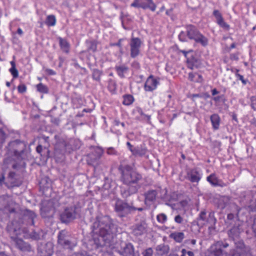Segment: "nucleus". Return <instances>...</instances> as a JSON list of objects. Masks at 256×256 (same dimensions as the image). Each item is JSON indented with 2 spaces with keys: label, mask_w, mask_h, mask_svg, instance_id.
Returning a JSON list of instances; mask_svg holds the SVG:
<instances>
[{
  "label": "nucleus",
  "mask_w": 256,
  "mask_h": 256,
  "mask_svg": "<svg viewBox=\"0 0 256 256\" xmlns=\"http://www.w3.org/2000/svg\"><path fill=\"white\" fill-rule=\"evenodd\" d=\"M188 177L192 182H198L200 178L199 172L195 169H192L188 172Z\"/></svg>",
  "instance_id": "4be33fe9"
},
{
  "label": "nucleus",
  "mask_w": 256,
  "mask_h": 256,
  "mask_svg": "<svg viewBox=\"0 0 256 256\" xmlns=\"http://www.w3.org/2000/svg\"><path fill=\"white\" fill-rule=\"evenodd\" d=\"M207 180L214 186H220V181L218 180L214 174H211L207 177Z\"/></svg>",
  "instance_id": "7c9ffc66"
},
{
  "label": "nucleus",
  "mask_w": 256,
  "mask_h": 256,
  "mask_svg": "<svg viewBox=\"0 0 256 256\" xmlns=\"http://www.w3.org/2000/svg\"><path fill=\"white\" fill-rule=\"evenodd\" d=\"M56 23V18L54 15L47 16L45 24L48 26H54Z\"/></svg>",
  "instance_id": "473e14b6"
},
{
  "label": "nucleus",
  "mask_w": 256,
  "mask_h": 256,
  "mask_svg": "<svg viewBox=\"0 0 256 256\" xmlns=\"http://www.w3.org/2000/svg\"><path fill=\"white\" fill-rule=\"evenodd\" d=\"M197 220L198 224H204L206 220V215L205 210H202L200 212L199 216Z\"/></svg>",
  "instance_id": "72a5a7b5"
},
{
  "label": "nucleus",
  "mask_w": 256,
  "mask_h": 256,
  "mask_svg": "<svg viewBox=\"0 0 256 256\" xmlns=\"http://www.w3.org/2000/svg\"><path fill=\"white\" fill-rule=\"evenodd\" d=\"M26 148V144L23 142L16 140L10 142L6 148V154L9 156L4 158V164L14 170L25 168L26 163L22 160Z\"/></svg>",
  "instance_id": "7ed1b4c3"
},
{
  "label": "nucleus",
  "mask_w": 256,
  "mask_h": 256,
  "mask_svg": "<svg viewBox=\"0 0 256 256\" xmlns=\"http://www.w3.org/2000/svg\"><path fill=\"white\" fill-rule=\"evenodd\" d=\"M18 92L22 94L26 92V87L24 84H20L18 87Z\"/></svg>",
  "instance_id": "c03bdc74"
},
{
  "label": "nucleus",
  "mask_w": 256,
  "mask_h": 256,
  "mask_svg": "<svg viewBox=\"0 0 256 256\" xmlns=\"http://www.w3.org/2000/svg\"><path fill=\"white\" fill-rule=\"evenodd\" d=\"M172 10H173L172 8H170V9L166 11V14L168 16H172Z\"/></svg>",
  "instance_id": "052dcab7"
},
{
  "label": "nucleus",
  "mask_w": 256,
  "mask_h": 256,
  "mask_svg": "<svg viewBox=\"0 0 256 256\" xmlns=\"http://www.w3.org/2000/svg\"><path fill=\"white\" fill-rule=\"evenodd\" d=\"M178 38L182 42H185L187 40L188 36L186 34V31L184 32L182 31L180 32V34L178 35Z\"/></svg>",
  "instance_id": "a19ab883"
},
{
  "label": "nucleus",
  "mask_w": 256,
  "mask_h": 256,
  "mask_svg": "<svg viewBox=\"0 0 256 256\" xmlns=\"http://www.w3.org/2000/svg\"><path fill=\"white\" fill-rule=\"evenodd\" d=\"M58 244L64 248L72 250L76 246V243L72 241V238L67 231L60 230L58 236Z\"/></svg>",
  "instance_id": "423d86ee"
},
{
  "label": "nucleus",
  "mask_w": 256,
  "mask_h": 256,
  "mask_svg": "<svg viewBox=\"0 0 256 256\" xmlns=\"http://www.w3.org/2000/svg\"><path fill=\"white\" fill-rule=\"evenodd\" d=\"M142 256H152L153 250L152 248H150L144 250L142 252Z\"/></svg>",
  "instance_id": "79ce46f5"
},
{
  "label": "nucleus",
  "mask_w": 256,
  "mask_h": 256,
  "mask_svg": "<svg viewBox=\"0 0 256 256\" xmlns=\"http://www.w3.org/2000/svg\"><path fill=\"white\" fill-rule=\"evenodd\" d=\"M126 198L123 200L117 198L116 199L114 205V212L116 216L122 219L127 217L132 212L136 211V208L134 206L133 202H128Z\"/></svg>",
  "instance_id": "20e7f679"
},
{
  "label": "nucleus",
  "mask_w": 256,
  "mask_h": 256,
  "mask_svg": "<svg viewBox=\"0 0 256 256\" xmlns=\"http://www.w3.org/2000/svg\"><path fill=\"white\" fill-rule=\"evenodd\" d=\"M59 44L60 48L66 53H68L69 52L70 45L68 42L64 39L62 38H58Z\"/></svg>",
  "instance_id": "cd10ccee"
},
{
  "label": "nucleus",
  "mask_w": 256,
  "mask_h": 256,
  "mask_svg": "<svg viewBox=\"0 0 256 256\" xmlns=\"http://www.w3.org/2000/svg\"><path fill=\"white\" fill-rule=\"evenodd\" d=\"M174 221L178 224H182L183 222V218L180 215H177L174 218Z\"/></svg>",
  "instance_id": "09e8293b"
},
{
  "label": "nucleus",
  "mask_w": 256,
  "mask_h": 256,
  "mask_svg": "<svg viewBox=\"0 0 256 256\" xmlns=\"http://www.w3.org/2000/svg\"><path fill=\"white\" fill-rule=\"evenodd\" d=\"M239 70H236V77L242 81V83L244 84H246L247 82H248V80H246L244 78V77L240 75V74H239L238 73Z\"/></svg>",
  "instance_id": "37998d69"
},
{
  "label": "nucleus",
  "mask_w": 256,
  "mask_h": 256,
  "mask_svg": "<svg viewBox=\"0 0 256 256\" xmlns=\"http://www.w3.org/2000/svg\"><path fill=\"white\" fill-rule=\"evenodd\" d=\"M188 66L190 69H193L194 67H197L198 66V60L194 56V52L191 53L186 59Z\"/></svg>",
  "instance_id": "5701e85b"
},
{
  "label": "nucleus",
  "mask_w": 256,
  "mask_h": 256,
  "mask_svg": "<svg viewBox=\"0 0 256 256\" xmlns=\"http://www.w3.org/2000/svg\"><path fill=\"white\" fill-rule=\"evenodd\" d=\"M78 207L74 205L66 207L60 214V220L62 223L68 224L76 218Z\"/></svg>",
  "instance_id": "1a4fd4ad"
},
{
  "label": "nucleus",
  "mask_w": 256,
  "mask_h": 256,
  "mask_svg": "<svg viewBox=\"0 0 256 256\" xmlns=\"http://www.w3.org/2000/svg\"><path fill=\"white\" fill-rule=\"evenodd\" d=\"M103 154V150L102 148H96L94 151L88 154L87 163L94 168L98 166L100 164V158Z\"/></svg>",
  "instance_id": "9d476101"
},
{
  "label": "nucleus",
  "mask_w": 256,
  "mask_h": 256,
  "mask_svg": "<svg viewBox=\"0 0 256 256\" xmlns=\"http://www.w3.org/2000/svg\"><path fill=\"white\" fill-rule=\"evenodd\" d=\"M187 255L188 256H194V252H192L188 251L187 252Z\"/></svg>",
  "instance_id": "774afa93"
},
{
  "label": "nucleus",
  "mask_w": 256,
  "mask_h": 256,
  "mask_svg": "<svg viewBox=\"0 0 256 256\" xmlns=\"http://www.w3.org/2000/svg\"><path fill=\"white\" fill-rule=\"evenodd\" d=\"M6 138V134L3 130L0 128V143L2 144Z\"/></svg>",
  "instance_id": "49530a36"
},
{
  "label": "nucleus",
  "mask_w": 256,
  "mask_h": 256,
  "mask_svg": "<svg viewBox=\"0 0 256 256\" xmlns=\"http://www.w3.org/2000/svg\"><path fill=\"white\" fill-rule=\"evenodd\" d=\"M8 198H9V197L8 196H2L0 197V202L2 200L6 201V202H4L2 204L4 206H5L7 204Z\"/></svg>",
  "instance_id": "3c124183"
},
{
  "label": "nucleus",
  "mask_w": 256,
  "mask_h": 256,
  "mask_svg": "<svg viewBox=\"0 0 256 256\" xmlns=\"http://www.w3.org/2000/svg\"><path fill=\"white\" fill-rule=\"evenodd\" d=\"M10 64L12 66L11 68L10 69V72L13 76L14 78H16L18 76V72L16 68V63L14 61H11Z\"/></svg>",
  "instance_id": "f704fd0d"
},
{
  "label": "nucleus",
  "mask_w": 256,
  "mask_h": 256,
  "mask_svg": "<svg viewBox=\"0 0 256 256\" xmlns=\"http://www.w3.org/2000/svg\"><path fill=\"white\" fill-rule=\"evenodd\" d=\"M131 6L135 8H142L144 9L149 8L154 12L156 8V5L152 0H134L131 4Z\"/></svg>",
  "instance_id": "4468645a"
},
{
  "label": "nucleus",
  "mask_w": 256,
  "mask_h": 256,
  "mask_svg": "<svg viewBox=\"0 0 256 256\" xmlns=\"http://www.w3.org/2000/svg\"><path fill=\"white\" fill-rule=\"evenodd\" d=\"M252 229L256 236V216L254 219L253 224L252 225Z\"/></svg>",
  "instance_id": "5fc2aeb1"
},
{
  "label": "nucleus",
  "mask_w": 256,
  "mask_h": 256,
  "mask_svg": "<svg viewBox=\"0 0 256 256\" xmlns=\"http://www.w3.org/2000/svg\"><path fill=\"white\" fill-rule=\"evenodd\" d=\"M156 219L159 222L164 224L167 220V216L164 214H160L157 216Z\"/></svg>",
  "instance_id": "ea45409f"
},
{
  "label": "nucleus",
  "mask_w": 256,
  "mask_h": 256,
  "mask_svg": "<svg viewBox=\"0 0 256 256\" xmlns=\"http://www.w3.org/2000/svg\"><path fill=\"white\" fill-rule=\"evenodd\" d=\"M186 32L189 39L194 40L196 42L204 46L208 45V38L201 34L194 26L192 25L186 26Z\"/></svg>",
  "instance_id": "39448f33"
},
{
  "label": "nucleus",
  "mask_w": 256,
  "mask_h": 256,
  "mask_svg": "<svg viewBox=\"0 0 256 256\" xmlns=\"http://www.w3.org/2000/svg\"><path fill=\"white\" fill-rule=\"evenodd\" d=\"M11 238L16 248L22 254L31 255L34 253V248L29 242L18 237H12Z\"/></svg>",
  "instance_id": "0eeeda50"
},
{
  "label": "nucleus",
  "mask_w": 256,
  "mask_h": 256,
  "mask_svg": "<svg viewBox=\"0 0 256 256\" xmlns=\"http://www.w3.org/2000/svg\"><path fill=\"white\" fill-rule=\"evenodd\" d=\"M42 150V145L39 144L36 148V150L38 154H40Z\"/></svg>",
  "instance_id": "4d7b16f0"
},
{
  "label": "nucleus",
  "mask_w": 256,
  "mask_h": 256,
  "mask_svg": "<svg viewBox=\"0 0 256 256\" xmlns=\"http://www.w3.org/2000/svg\"><path fill=\"white\" fill-rule=\"evenodd\" d=\"M237 220H239L237 216H236L233 214H228L226 222L228 226H230L231 225L234 224Z\"/></svg>",
  "instance_id": "2f4dec72"
},
{
  "label": "nucleus",
  "mask_w": 256,
  "mask_h": 256,
  "mask_svg": "<svg viewBox=\"0 0 256 256\" xmlns=\"http://www.w3.org/2000/svg\"><path fill=\"white\" fill-rule=\"evenodd\" d=\"M228 246V244L226 242L218 241L210 247L211 254L214 256H223L226 252L222 248H226Z\"/></svg>",
  "instance_id": "ddd939ff"
},
{
  "label": "nucleus",
  "mask_w": 256,
  "mask_h": 256,
  "mask_svg": "<svg viewBox=\"0 0 256 256\" xmlns=\"http://www.w3.org/2000/svg\"><path fill=\"white\" fill-rule=\"evenodd\" d=\"M115 68L118 75L122 78L124 77V74L126 73L128 70V68L125 66H116Z\"/></svg>",
  "instance_id": "c756f323"
},
{
  "label": "nucleus",
  "mask_w": 256,
  "mask_h": 256,
  "mask_svg": "<svg viewBox=\"0 0 256 256\" xmlns=\"http://www.w3.org/2000/svg\"><path fill=\"white\" fill-rule=\"evenodd\" d=\"M121 176L120 180L126 186L120 187V194L122 198H128L138 192L141 186L140 182L142 176L128 164H120L118 167Z\"/></svg>",
  "instance_id": "f03ea898"
},
{
  "label": "nucleus",
  "mask_w": 256,
  "mask_h": 256,
  "mask_svg": "<svg viewBox=\"0 0 256 256\" xmlns=\"http://www.w3.org/2000/svg\"><path fill=\"white\" fill-rule=\"evenodd\" d=\"M146 148H144L142 146H137L134 147V150H132V152L134 156H142L146 154Z\"/></svg>",
  "instance_id": "a878e982"
},
{
  "label": "nucleus",
  "mask_w": 256,
  "mask_h": 256,
  "mask_svg": "<svg viewBox=\"0 0 256 256\" xmlns=\"http://www.w3.org/2000/svg\"><path fill=\"white\" fill-rule=\"evenodd\" d=\"M147 224L142 221L132 226V234L136 236H140L146 233Z\"/></svg>",
  "instance_id": "f3484780"
},
{
  "label": "nucleus",
  "mask_w": 256,
  "mask_h": 256,
  "mask_svg": "<svg viewBox=\"0 0 256 256\" xmlns=\"http://www.w3.org/2000/svg\"><path fill=\"white\" fill-rule=\"evenodd\" d=\"M188 78H189V79L190 80H193V78H194V75L192 73H190L188 74Z\"/></svg>",
  "instance_id": "69168bd1"
},
{
  "label": "nucleus",
  "mask_w": 256,
  "mask_h": 256,
  "mask_svg": "<svg viewBox=\"0 0 256 256\" xmlns=\"http://www.w3.org/2000/svg\"><path fill=\"white\" fill-rule=\"evenodd\" d=\"M92 232L98 234L94 237L92 242L94 248L98 249L104 246H110V244L117 232L116 226L108 216H97L92 226Z\"/></svg>",
  "instance_id": "f257e3e1"
},
{
  "label": "nucleus",
  "mask_w": 256,
  "mask_h": 256,
  "mask_svg": "<svg viewBox=\"0 0 256 256\" xmlns=\"http://www.w3.org/2000/svg\"><path fill=\"white\" fill-rule=\"evenodd\" d=\"M53 248V244L50 242L41 244L38 248V254L40 256H52L54 252Z\"/></svg>",
  "instance_id": "2eb2a0df"
},
{
  "label": "nucleus",
  "mask_w": 256,
  "mask_h": 256,
  "mask_svg": "<svg viewBox=\"0 0 256 256\" xmlns=\"http://www.w3.org/2000/svg\"><path fill=\"white\" fill-rule=\"evenodd\" d=\"M192 50H190L188 51H186L184 50H180V52L183 54L184 56L187 59L188 56L190 55L191 53H192Z\"/></svg>",
  "instance_id": "8fccbe9b"
},
{
  "label": "nucleus",
  "mask_w": 256,
  "mask_h": 256,
  "mask_svg": "<svg viewBox=\"0 0 256 256\" xmlns=\"http://www.w3.org/2000/svg\"><path fill=\"white\" fill-rule=\"evenodd\" d=\"M132 66L136 68H140V64L138 62H132Z\"/></svg>",
  "instance_id": "bf43d9fd"
},
{
  "label": "nucleus",
  "mask_w": 256,
  "mask_h": 256,
  "mask_svg": "<svg viewBox=\"0 0 256 256\" xmlns=\"http://www.w3.org/2000/svg\"><path fill=\"white\" fill-rule=\"evenodd\" d=\"M88 45V50L95 52L96 50L97 44L95 41L86 42Z\"/></svg>",
  "instance_id": "c9c22d12"
},
{
  "label": "nucleus",
  "mask_w": 256,
  "mask_h": 256,
  "mask_svg": "<svg viewBox=\"0 0 256 256\" xmlns=\"http://www.w3.org/2000/svg\"><path fill=\"white\" fill-rule=\"evenodd\" d=\"M142 44V42L139 38H132L130 42V56L134 58L140 54V48Z\"/></svg>",
  "instance_id": "dca6fc26"
},
{
  "label": "nucleus",
  "mask_w": 256,
  "mask_h": 256,
  "mask_svg": "<svg viewBox=\"0 0 256 256\" xmlns=\"http://www.w3.org/2000/svg\"><path fill=\"white\" fill-rule=\"evenodd\" d=\"M122 39H120L118 42L116 43L112 44L110 45L112 46H118L119 47H121V42Z\"/></svg>",
  "instance_id": "13d9d810"
},
{
  "label": "nucleus",
  "mask_w": 256,
  "mask_h": 256,
  "mask_svg": "<svg viewBox=\"0 0 256 256\" xmlns=\"http://www.w3.org/2000/svg\"><path fill=\"white\" fill-rule=\"evenodd\" d=\"M222 98L221 96H218L214 98V100L216 102H218L220 101V98Z\"/></svg>",
  "instance_id": "338daca9"
},
{
  "label": "nucleus",
  "mask_w": 256,
  "mask_h": 256,
  "mask_svg": "<svg viewBox=\"0 0 256 256\" xmlns=\"http://www.w3.org/2000/svg\"><path fill=\"white\" fill-rule=\"evenodd\" d=\"M46 72L49 75H54L56 74V72L51 69L47 68L46 70Z\"/></svg>",
  "instance_id": "6e6d98bb"
},
{
  "label": "nucleus",
  "mask_w": 256,
  "mask_h": 256,
  "mask_svg": "<svg viewBox=\"0 0 256 256\" xmlns=\"http://www.w3.org/2000/svg\"><path fill=\"white\" fill-rule=\"evenodd\" d=\"M102 72L98 69H94L92 72V78L96 81H100Z\"/></svg>",
  "instance_id": "4c0bfd02"
},
{
  "label": "nucleus",
  "mask_w": 256,
  "mask_h": 256,
  "mask_svg": "<svg viewBox=\"0 0 256 256\" xmlns=\"http://www.w3.org/2000/svg\"><path fill=\"white\" fill-rule=\"evenodd\" d=\"M232 228L228 230V236L235 242L238 241L240 233L242 232V222L237 220L234 224L231 225Z\"/></svg>",
  "instance_id": "9b49d317"
},
{
  "label": "nucleus",
  "mask_w": 256,
  "mask_h": 256,
  "mask_svg": "<svg viewBox=\"0 0 256 256\" xmlns=\"http://www.w3.org/2000/svg\"><path fill=\"white\" fill-rule=\"evenodd\" d=\"M107 154L110 155H117V151L112 147L108 148L107 149Z\"/></svg>",
  "instance_id": "a18cd8bd"
},
{
  "label": "nucleus",
  "mask_w": 256,
  "mask_h": 256,
  "mask_svg": "<svg viewBox=\"0 0 256 256\" xmlns=\"http://www.w3.org/2000/svg\"><path fill=\"white\" fill-rule=\"evenodd\" d=\"M235 248L230 252L231 256H252L250 247L244 244L242 240L234 242Z\"/></svg>",
  "instance_id": "6e6552de"
},
{
  "label": "nucleus",
  "mask_w": 256,
  "mask_h": 256,
  "mask_svg": "<svg viewBox=\"0 0 256 256\" xmlns=\"http://www.w3.org/2000/svg\"><path fill=\"white\" fill-rule=\"evenodd\" d=\"M29 236L32 240H38L44 238V233L42 230H38L37 231L34 230L32 232Z\"/></svg>",
  "instance_id": "b1692460"
},
{
  "label": "nucleus",
  "mask_w": 256,
  "mask_h": 256,
  "mask_svg": "<svg viewBox=\"0 0 256 256\" xmlns=\"http://www.w3.org/2000/svg\"><path fill=\"white\" fill-rule=\"evenodd\" d=\"M210 121L212 122L213 128L214 130H218L219 128L220 118L218 114H213L210 116Z\"/></svg>",
  "instance_id": "bb28decb"
},
{
  "label": "nucleus",
  "mask_w": 256,
  "mask_h": 256,
  "mask_svg": "<svg viewBox=\"0 0 256 256\" xmlns=\"http://www.w3.org/2000/svg\"><path fill=\"white\" fill-rule=\"evenodd\" d=\"M118 252L122 256H135L134 246L130 243L126 244L121 250H118Z\"/></svg>",
  "instance_id": "6ab92c4d"
},
{
  "label": "nucleus",
  "mask_w": 256,
  "mask_h": 256,
  "mask_svg": "<svg viewBox=\"0 0 256 256\" xmlns=\"http://www.w3.org/2000/svg\"><path fill=\"white\" fill-rule=\"evenodd\" d=\"M156 250L158 254L163 256L168 252L169 246L168 245L161 244L156 246Z\"/></svg>",
  "instance_id": "393cba45"
},
{
  "label": "nucleus",
  "mask_w": 256,
  "mask_h": 256,
  "mask_svg": "<svg viewBox=\"0 0 256 256\" xmlns=\"http://www.w3.org/2000/svg\"><path fill=\"white\" fill-rule=\"evenodd\" d=\"M213 14L216 18V20L218 25L222 28L225 29H228L229 25L224 22V18L218 10H214L213 12Z\"/></svg>",
  "instance_id": "412c9836"
},
{
  "label": "nucleus",
  "mask_w": 256,
  "mask_h": 256,
  "mask_svg": "<svg viewBox=\"0 0 256 256\" xmlns=\"http://www.w3.org/2000/svg\"><path fill=\"white\" fill-rule=\"evenodd\" d=\"M158 192L156 190H151L145 192L144 202L146 205H150L156 200Z\"/></svg>",
  "instance_id": "a211bd4d"
},
{
  "label": "nucleus",
  "mask_w": 256,
  "mask_h": 256,
  "mask_svg": "<svg viewBox=\"0 0 256 256\" xmlns=\"http://www.w3.org/2000/svg\"><path fill=\"white\" fill-rule=\"evenodd\" d=\"M158 82L152 76H150L144 84V89L146 91H152L156 89Z\"/></svg>",
  "instance_id": "aec40b11"
},
{
  "label": "nucleus",
  "mask_w": 256,
  "mask_h": 256,
  "mask_svg": "<svg viewBox=\"0 0 256 256\" xmlns=\"http://www.w3.org/2000/svg\"><path fill=\"white\" fill-rule=\"evenodd\" d=\"M126 145L128 146L129 150L132 152V150H134V147H133V146L131 144L128 142H126Z\"/></svg>",
  "instance_id": "680f3d73"
},
{
  "label": "nucleus",
  "mask_w": 256,
  "mask_h": 256,
  "mask_svg": "<svg viewBox=\"0 0 256 256\" xmlns=\"http://www.w3.org/2000/svg\"><path fill=\"white\" fill-rule=\"evenodd\" d=\"M4 176L3 175H2L0 177V185H2V183L4 182Z\"/></svg>",
  "instance_id": "0e129e2a"
},
{
  "label": "nucleus",
  "mask_w": 256,
  "mask_h": 256,
  "mask_svg": "<svg viewBox=\"0 0 256 256\" xmlns=\"http://www.w3.org/2000/svg\"><path fill=\"white\" fill-rule=\"evenodd\" d=\"M251 100V106L252 108L254 110H256V96H252L250 98Z\"/></svg>",
  "instance_id": "de8ad7c7"
},
{
  "label": "nucleus",
  "mask_w": 256,
  "mask_h": 256,
  "mask_svg": "<svg viewBox=\"0 0 256 256\" xmlns=\"http://www.w3.org/2000/svg\"><path fill=\"white\" fill-rule=\"evenodd\" d=\"M37 89L38 92L42 93H47L48 92V88L42 83L37 85Z\"/></svg>",
  "instance_id": "58836bf2"
},
{
  "label": "nucleus",
  "mask_w": 256,
  "mask_h": 256,
  "mask_svg": "<svg viewBox=\"0 0 256 256\" xmlns=\"http://www.w3.org/2000/svg\"><path fill=\"white\" fill-rule=\"evenodd\" d=\"M170 237L178 242H182L184 238V234L182 232H174L170 234Z\"/></svg>",
  "instance_id": "c85d7f7f"
},
{
  "label": "nucleus",
  "mask_w": 256,
  "mask_h": 256,
  "mask_svg": "<svg viewBox=\"0 0 256 256\" xmlns=\"http://www.w3.org/2000/svg\"><path fill=\"white\" fill-rule=\"evenodd\" d=\"M219 93V92L216 90V89L214 88L212 90V95L215 96Z\"/></svg>",
  "instance_id": "e2e57ef3"
},
{
  "label": "nucleus",
  "mask_w": 256,
  "mask_h": 256,
  "mask_svg": "<svg viewBox=\"0 0 256 256\" xmlns=\"http://www.w3.org/2000/svg\"><path fill=\"white\" fill-rule=\"evenodd\" d=\"M22 218L18 221L19 222L26 224V225L34 226L35 220L37 216L33 211L26 210L22 212Z\"/></svg>",
  "instance_id": "f8f14e48"
},
{
  "label": "nucleus",
  "mask_w": 256,
  "mask_h": 256,
  "mask_svg": "<svg viewBox=\"0 0 256 256\" xmlns=\"http://www.w3.org/2000/svg\"><path fill=\"white\" fill-rule=\"evenodd\" d=\"M8 212L10 214H14L15 217H17L18 216L19 214L16 212V210L14 208H10L8 210Z\"/></svg>",
  "instance_id": "864d4df0"
},
{
  "label": "nucleus",
  "mask_w": 256,
  "mask_h": 256,
  "mask_svg": "<svg viewBox=\"0 0 256 256\" xmlns=\"http://www.w3.org/2000/svg\"><path fill=\"white\" fill-rule=\"evenodd\" d=\"M138 112L141 115V116H144L145 118H146V120H148V121H149L150 120V116H148V115H146V114H144L141 108H138Z\"/></svg>",
  "instance_id": "603ef678"
},
{
  "label": "nucleus",
  "mask_w": 256,
  "mask_h": 256,
  "mask_svg": "<svg viewBox=\"0 0 256 256\" xmlns=\"http://www.w3.org/2000/svg\"><path fill=\"white\" fill-rule=\"evenodd\" d=\"M134 101V98L131 95H126L124 96L123 104L124 105L128 106L132 103Z\"/></svg>",
  "instance_id": "e433bc0d"
}]
</instances>
